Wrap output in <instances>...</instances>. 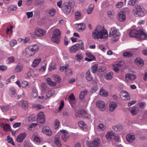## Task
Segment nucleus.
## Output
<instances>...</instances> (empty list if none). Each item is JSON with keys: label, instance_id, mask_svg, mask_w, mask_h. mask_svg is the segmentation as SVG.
Listing matches in <instances>:
<instances>
[{"label": "nucleus", "instance_id": "43", "mask_svg": "<svg viewBox=\"0 0 147 147\" xmlns=\"http://www.w3.org/2000/svg\"><path fill=\"white\" fill-rule=\"evenodd\" d=\"M75 19L77 20L80 19L81 17V13L80 11L76 12L75 13Z\"/></svg>", "mask_w": 147, "mask_h": 147}, {"label": "nucleus", "instance_id": "27", "mask_svg": "<svg viewBox=\"0 0 147 147\" xmlns=\"http://www.w3.org/2000/svg\"><path fill=\"white\" fill-rule=\"evenodd\" d=\"M25 53L28 57H30L34 55V53L31 51L28 47L26 48Z\"/></svg>", "mask_w": 147, "mask_h": 147}, {"label": "nucleus", "instance_id": "62", "mask_svg": "<svg viewBox=\"0 0 147 147\" xmlns=\"http://www.w3.org/2000/svg\"><path fill=\"white\" fill-rule=\"evenodd\" d=\"M26 15L28 18H30L33 17V13L32 11L28 12L26 13Z\"/></svg>", "mask_w": 147, "mask_h": 147}, {"label": "nucleus", "instance_id": "14", "mask_svg": "<svg viewBox=\"0 0 147 147\" xmlns=\"http://www.w3.org/2000/svg\"><path fill=\"white\" fill-rule=\"evenodd\" d=\"M26 135L27 134L25 132L20 134L17 137V141L19 142H22L26 137Z\"/></svg>", "mask_w": 147, "mask_h": 147}, {"label": "nucleus", "instance_id": "11", "mask_svg": "<svg viewBox=\"0 0 147 147\" xmlns=\"http://www.w3.org/2000/svg\"><path fill=\"white\" fill-rule=\"evenodd\" d=\"M120 96L121 98L123 100H129L130 99L129 94L126 91H121L120 93Z\"/></svg>", "mask_w": 147, "mask_h": 147}, {"label": "nucleus", "instance_id": "48", "mask_svg": "<svg viewBox=\"0 0 147 147\" xmlns=\"http://www.w3.org/2000/svg\"><path fill=\"white\" fill-rule=\"evenodd\" d=\"M7 142L8 143L11 144L13 146H15V144L13 141L12 138L10 137L9 136H7Z\"/></svg>", "mask_w": 147, "mask_h": 147}, {"label": "nucleus", "instance_id": "10", "mask_svg": "<svg viewBox=\"0 0 147 147\" xmlns=\"http://www.w3.org/2000/svg\"><path fill=\"white\" fill-rule=\"evenodd\" d=\"M45 116L42 112H40L37 115V121L41 123H43L45 121Z\"/></svg>", "mask_w": 147, "mask_h": 147}, {"label": "nucleus", "instance_id": "33", "mask_svg": "<svg viewBox=\"0 0 147 147\" xmlns=\"http://www.w3.org/2000/svg\"><path fill=\"white\" fill-rule=\"evenodd\" d=\"M42 132L48 136H50L52 134V131L51 129H42Z\"/></svg>", "mask_w": 147, "mask_h": 147}, {"label": "nucleus", "instance_id": "25", "mask_svg": "<svg viewBox=\"0 0 147 147\" xmlns=\"http://www.w3.org/2000/svg\"><path fill=\"white\" fill-rule=\"evenodd\" d=\"M117 32V29L115 27H112L110 30V33L109 36L110 37H112L113 35H115Z\"/></svg>", "mask_w": 147, "mask_h": 147}, {"label": "nucleus", "instance_id": "46", "mask_svg": "<svg viewBox=\"0 0 147 147\" xmlns=\"http://www.w3.org/2000/svg\"><path fill=\"white\" fill-rule=\"evenodd\" d=\"M0 108L3 112H6L10 109V107L8 105L3 106L1 107Z\"/></svg>", "mask_w": 147, "mask_h": 147}, {"label": "nucleus", "instance_id": "57", "mask_svg": "<svg viewBox=\"0 0 147 147\" xmlns=\"http://www.w3.org/2000/svg\"><path fill=\"white\" fill-rule=\"evenodd\" d=\"M68 99H69V101H74L75 100V97L73 93H71V94L68 96Z\"/></svg>", "mask_w": 147, "mask_h": 147}, {"label": "nucleus", "instance_id": "39", "mask_svg": "<svg viewBox=\"0 0 147 147\" xmlns=\"http://www.w3.org/2000/svg\"><path fill=\"white\" fill-rule=\"evenodd\" d=\"M65 74L67 76H70L73 74L72 69L71 68L67 69L65 71Z\"/></svg>", "mask_w": 147, "mask_h": 147}, {"label": "nucleus", "instance_id": "53", "mask_svg": "<svg viewBox=\"0 0 147 147\" xmlns=\"http://www.w3.org/2000/svg\"><path fill=\"white\" fill-rule=\"evenodd\" d=\"M98 87L97 85L93 86L91 89V92L93 93H95L98 90Z\"/></svg>", "mask_w": 147, "mask_h": 147}, {"label": "nucleus", "instance_id": "21", "mask_svg": "<svg viewBox=\"0 0 147 147\" xmlns=\"http://www.w3.org/2000/svg\"><path fill=\"white\" fill-rule=\"evenodd\" d=\"M60 131L63 134L61 136L62 140L65 142L68 137V131L65 130H61Z\"/></svg>", "mask_w": 147, "mask_h": 147}, {"label": "nucleus", "instance_id": "13", "mask_svg": "<svg viewBox=\"0 0 147 147\" xmlns=\"http://www.w3.org/2000/svg\"><path fill=\"white\" fill-rule=\"evenodd\" d=\"M54 142L58 147H61V146L62 144L61 142L60 136L59 134L55 135L54 140Z\"/></svg>", "mask_w": 147, "mask_h": 147}, {"label": "nucleus", "instance_id": "26", "mask_svg": "<svg viewBox=\"0 0 147 147\" xmlns=\"http://www.w3.org/2000/svg\"><path fill=\"white\" fill-rule=\"evenodd\" d=\"M32 92L31 93V96L35 98L38 96V91L36 87H33L32 88Z\"/></svg>", "mask_w": 147, "mask_h": 147}, {"label": "nucleus", "instance_id": "44", "mask_svg": "<svg viewBox=\"0 0 147 147\" xmlns=\"http://www.w3.org/2000/svg\"><path fill=\"white\" fill-rule=\"evenodd\" d=\"M41 90L42 92H45L47 88L46 84L45 83H42L40 86Z\"/></svg>", "mask_w": 147, "mask_h": 147}, {"label": "nucleus", "instance_id": "31", "mask_svg": "<svg viewBox=\"0 0 147 147\" xmlns=\"http://www.w3.org/2000/svg\"><path fill=\"white\" fill-rule=\"evenodd\" d=\"M23 65L21 63H18L15 67V70L17 72H18L21 71L23 69Z\"/></svg>", "mask_w": 147, "mask_h": 147}, {"label": "nucleus", "instance_id": "61", "mask_svg": "<svg viewBox=\"0 0 147 147\" xmlns=\"http://www.w3.org/2000/svg\"><path fill=\"white\" fill-rule=\"evenodd\" d=\"M139 0H131L129 1V5L134 6L136 4V2L138 1Z\"/></svg>", "mask_w": 147, "mask_h": 147}, {"label": "nucleus", "instance_id": "29", "mask_svg": "<svg viewBox=\"0 0 147 147\" xmlns=\"http://www.w3.org/2000/svg\"><path fill=\"white\" fill-rule=\"evenodd\" d=\"M41 61V58L38 59H35L34 60L32 64V67H35L37 66L40 62Z\"/></svg>", "mask_w": 147, "mask_h": 147}, {"label": "nucleus", "instance_id": "50", "mask_svg": "<svg viewBox=\"0 0 147 147\" xmlns=\"http://www.w3.org/2000/svg\"><path fill=\"white\" fill-rule=\"evenodd\" d=\"M56 65L54 63H52L49 65V70L50 71H51L56 69Z\"/></svg>", "mask_w": 147, "mask_h": 147}, {"label": "nucleus", "instance_id": "2", "mask_svg": "<svg viewBox=\"0 0 147 147\" xmlns=\"http://www.w3.org/2000/svg\"><path fill=\"white\" fill-rule=\"evenodd\" d=\"M129 35L131 37L136 38L139 40H144L147 38V34L144 32L142 28L139 30L135 29L131 30L129 32Z\"/></svg>", "mask_w": 147, "mask_h": 147}, {"label": "nucleus", "instance_id": "4", "mask_svg": "<svg viewBox=\"0 0 147 147\" xmlns=\"http://www.w3.org/2000/svg\"><path fill=\"white\" fill-rule=\"evenodd\" d=\"M61 32L60 30L56 29L54 30L53 34L51 40L52 41L57 44H59L60 41Z\"/></svg>", "mask_w": 147, "mask_h": 147}, {"label": "nucleus", "instance_id": "30", "mask_svg": "<svg viewBox=\"0 0 147 147\" xmlns=\"http://www.w3.org/2000/svg\"><path fill=\"white\" fill-rule=\"evenodd\" d=\"M47 82L48 84L52 87H54L56 84V82L52 81L49 78H47Z\"/></svg>", "mask_w": 147, "mask_h": 147}, {"label": "nucleus", "instance_id": "23", "mask_svg": "<svg viewBox=\"0 0 147 147\" xmlns=\"http://www.w3.org/2000/svg\"><path fill=\"white\" fill-rule=\"evenodd\" d=\"M77 114L83 117L87 118L88 116L86 115L87 112L84 110L82 109L79 110L77 112Z\"/></svg>", "mask_w": 147, "mask_h": 147}, {"label": "nucleus", "instance_id": "20", "mask_svg": "<svg viewBox=\"0 0 147 147\" xmlns=\"http://www.w3.org/2000/svg\"><path fill=\"white\" fill-rule=\"evenodd\" d=\"M134 63L135 64L140 67H141L144 65V61L140 57L136 58L135 60Z\"/></svg>", "mask_w": 147, "mask_h": 147}, {"label": "nucleus", "instance_id": "51", "mask_svg": "<svg viewBox=\"0 0 147 147\" xmlns=\"http://www.w3.org/2000/svg\"><path fill=\"white\" fill-rule=\"evenodd\" d=\"M53 79L56 82H59L61 79L60 77L58 75H54L53 76Z\"/></svg>", "mask_w": 147, "mask_h": 147}, {"label": "nucleus", "instance_id": "3", "mask_svg": "<svg viewBox=\"0 0 147 147\" xmlns=\"http://www.w3.org/2000/svg\"><path fill=\"white\" fill-rule=\"evenodd\" d=\"M75 3L73 0H69L68 2H65L63 4L62 9L64 13L69 14L72 8L75 6Z\"/></svg>", "mask_w": 147, "mask_h": 147}, {"label": "nucleus", "instance_id": "55", "mask_svg": "<svg viewBox=\"0 0 147 147\" xmlns=\"http://www.w3.org/2000/svg\"><path fill=\"white\" fill-rule=\"evenodd\" d=\"M138 106L140 108L143 109L146 105V103L145 102H142L138 103Z\"/></svg>", "mask_w": 147, "mask_h": 147}, {"label": "nucleus", "instance_id": "56", "mask_svg": "<svg viewBox=\"0 0 147 147\" xmlns=\"http://www.w3.org/2000/svg\"><path fill=\"white\" fill-rule=\"evenodd\" d=\"M7 60L8 61V63H13L15 61L14 57L13 56L9 57L7 59Z\"/></svg>", "mask_w": 147, "mask_h": 147}, {"label": "nucleus", "instance_id": "41", "mask_svg": "<svg viewBox=\"0 0 147 147\" xmlns=\"http://www.w3.org/2000/svg\"><path fill=\"white\" fill-rule=\"evenodd\" d=\"M113 76V73L112 72H111L108 73L106 75L105 78L108 80H110L112 79Z\"/></svg>", "mask_w": 147, "mask_h": 147}, {"label": "nucleus", "instance_id": "5", "mask_svg": "<svg viewBox=\"0 0 147 147\" xmlns=\"http://www.w3.org/2000/svg\"><path fill=\"white\" fill-rule=\"evenodd\" d=\"M147 13V10L140 5L136 6V10L134 11V15H137L140 17H143Z\"/></svg>", "mask_w": 147, "mask_h": 147}, {"label": "nucleus", "instance_id": "42", "mask_svg": "<svg viewBox=\"0 0 147 147\" xmlns=\"http://www.w3.org/2000/svg\"><path fill=\"white\" fill-rule=\"evenodd\" d=\"M56 11L55 9L53 8L50 10H48L47 12L49 13L51 17H52L55 14Z\"/></svg>", "mask_w": 147, "mask_h": 147}, {"label": "nucleus", "instance_id": "60", "mask_svg": "<svg viewBox=\"0 0 147 147\" xmlns=\"http://www.w3.org/2000/svg\"><path fill=\"white\" fill-rule=\"evenodd\" d=\"M60 122L59 120H56L54 123L55 129H58L59 126Z\"/></svg>", "mask_w": 147, "mask_h": 147}, {"label": "nucleus", "instance_id": "36", "mask_svg": "<svg viewBox=\"0 0 147 147\" xmlns=\"http://www.w3.org/2000/svg\"><path fill=\"white\" fill-rule=\"evenodd\" d=\"M45 3L44 0H36L35 5L36 6L42 5Z\"/></svg>", "mask_w": 147, "mask_h": 147}, {"label": "nucleus", "instance_id": "12", "mask_svg": "<svg viewBox=\"0 0 147 147\" xmlns=\"http://www.w3.org/2000/svg\"><path fill=\"white\" fill-rule=\"evenodd\" d=\"M80 49L79 43H77L72 47L69 49V51L71 53H74L76 52Z\"/></svg>", "mask_w": 147, "mask_h": 147}, {"label": "nucleus", "instance_id": "40", "mask_svg": "<svg viewBox=\"0 0 147 147\" xmlns=\"http://www.w3.org/2000/svg\"><path fill=\"white\" fill-rule=\"evenodd\" d=\"M133 55V54L131 52L126 51L123 53V57H125L129 58Z\"/></svg>", "mask_w": 147, "mask_h": 147}, {"label": "nucleus", "instance_id": "16", "mask_svg": "<svg viewBox=\"0 0 147 147\" xmlns=\"http://www.w3.org/2000/svg\"><path fill=\"white\" fill-rule=\"evenodd\" d=\"M18 105L19 106H21L22 108L24 110H27L28 108V103L25 100L20 101L18 102Z\"/></svg>", "mask_w": 147, "mask_h": 147}, {"label": "nucleus", "instance_id": "9", "mask_svg": "<svg viewBox=\"0 0 147 147\" xmlns=\"http://www.w3.org/2000/svg\"><path fill=\"white\" fill-rule=\"evenodd\" d=\"M96 107L101 111H104L105 109V103L102 100H99L96 102Z\"/></svg>", "mask_w": 147, "mask_h": 147}, {"label": "nucleus", "instance_id": "32", "mask_svg": "<svg viewBox=\"0 0 147 147\" xmlns=\"http://www.w3.org/2000/svg\"><path fill=\"white\" fill-rule=\"evenodd\" d=\"M139 111V109L138 107H133L131 111V113L133 115L137 114Z\"/></svg>", "mask_w": 147, "mask_h": 147}, {"label": "nucleus", "instance_id": "59", "mask_svg": "<svg viewBox=\"0 0 147 147\" xmlns=\"http://www.w3.org/2000/svg\"><path fill=\"white\" fill-rule=\"evenodd\" d=\"M112 38V40L113 41H117L119 38V35L118 34L115 35Z\"/></svg>", "mask_w": 147, "mask_h": 147}, {"label": "nucleus", "instance_id": "8", "mask_svg": "<svg viewBox=\"0 0 147 147\" xmlns=\"http://www.w3.org/2000/svg\"><path fill=\"white\" fill-rule=\"evenodd\" d=\"M46 34L45 30L39 28H37L35 31V34L37 36L42 37Z\"/></svg>", "mask_w": 147, "mask_h": 147}, {"label": "nucleus", "instance_id": "38", "mask_svg": "<svg viewBox=\"0 0 147 147\" xmlns=\"http://www.w3.org/2000/svg\"><path fill=\"white\" fill-rule=\"evenodd\" d=\"M78 125L80 127L81 129H85L86 128V124L83 121H80L78 123Z\"/></svg>", "mask_w": 147, "mask_h": 147}, {"label": "nucleus", "instance_id": "34", "mask_svg": "<svg viewBox=\"0 0 147 147\" xmlns=\"http://www.w3.org/2000/svg\"><path fill=\"white\" fill-rule=\"evenodd\" d=\"M94 7V5L93 4H90L88 8L87 12L88 14H91L92 11Z\"/></svg>", "mask_w": 147, "mask_h": 147}, {"label": "nucleus", "instance_id": "18", "mask_svg": "<svg viewBox=\"0 0 147 147\" xmlns=\"http://www.w3.org/2000/svg\"><path fill=\"white\" fill-rule=\"evenodd\" d=\"M119 20L121 22L124 21L126 19V16L124 11H122L118 14Z\"/></svg>", "mask_w": 147, "mask_h": 147}, {"label": "nucleus", "instance_id": "1", "mask_svg": "<svg viewBox=\"0 0 147 147\" xmlns=\"http://www.w3.org/2000/svg\"><path fill=\"white\" fill-rule=\"evenodd\" d=\"M92 37L94 39L100 38L105 40L108 37V32L106 30L102 29V26H98L92 33Z\"/></svg>", "mask_w": 147, "mask_h": 147}, {"label": "nucleus", "instance_id": "58", "mask_svg": "<svg viewBox=\"0 0 147 147\" xmlns=\"http://www.w3.org/2000/svg\"><path fill=\"white\" fill-rule=\"evenodd\" d=\"M69 67V65L67 64L66 65L63 66L61 67L60 68V70L61 71H63L64 70L66 71V69H67Z\"/></svg>", "mask_w": 147, "mask_h": 147}, {"label": "nucleus", "instance_id": "22", "mask_svg": "<svg viewBox=\"0 0 147 147\" xmlns=\"http://www.w3.org/2000/svg\"><path fill=\"white\" fill-rule=\"evenodd\" d=\"M28 48L29 49L31 52L34 53V55L36 52L38 50V46L36 44L33 45H31L28 46Z\"/></svg>", "mask_w": 147, "mask_h": 147}, {"label": "nucleus", "instance_id": "63", "mask_svg": "<svg viewBox=\"0 0 147 147\" xmlns=\"http://www.w3.org/2000/svg\"><path fill=\"white\" fill-rule=\"evenodd\" d=\"M62 1V0H60L59 1L57 2V6L60 8L62 9L63 7V4Z\"/></svg>", "mask_w": 147, "mask_h": 147}, {"label": "nucleus", "instance_id": "19", "mask_svg": "<svg viewBox=\"0 0 147 147\" xmlns=\"http://www.w3.org/2000/svg\"><path fill=\"white\" fill-rule=\"evenodd\" d=\"M117 104L114 102H111L109 104V111L111 112H113L117 107Z\"/></svg>", "mask_w": 147, "mask_h": 147}, {"label": "nucleus", "instance_id": "6", "mask_svg": "<svg viewBox=\"0 0 147 147\" xmlns=\"http://www.w3.org/2000/svg\"><path fill=\"white\" fill-rule=\"evenodd\" d=\"M100 142V139L96 138L91 142H88L87 145L88 147H99Z\"/></svg>", "mask_w": 147, "mask_h": 147}, {"label": "nucleus", "instance_id": "37", "mask_svg": "<svg viewBox=\"0 0 147 147\" xmlns=\"http://www.w3.org/2000/svg\"><path fill=\"white\" fill-rule=\"evenodd\" d=\"M87 92L88 91L86 90H84L83 91L81 92L79 95L80 99L82 100L83 99L84 97V96L87 94Z\"/></svg>", "mask_w": 147, "mask_h": 147}, {"label": "nucleus", "instance_id": "45", "mask_svg": "<svg viewBox=\"0 0 147 147\" xmlns=\"http://www.w3.org/2000/svg\"><path fill=\"white\" fill-rule=\"evenodd\" d=\"M98 65L97 64H95L91 67V70L93 73H95L97 70Z\"/></svg>", "mask_w": 147, "mask_h": 147}, {"label": "nucleus", "instance_id": "7", "mask_svg": "<svg viewBox=\"0 0 147 147\" xmlns=\"http://www.w3.org/2000/svg\"><path fill=\"white\" fill-rule=\"evenodd\" d=\"M136 76L132 74H127L125 76V79L127 83H130L134 80L136 78Z\"/></svg>", "mask_w": 147, "mask_h": 147}, {"label": "nucleus", "instance_id": "47", "mask_svg": "<svg viewBox=\"0 0 147 147\" xmlns=\"http://www.w3.org/2000/svg\"><path fill=\"white\" fill-rule=\"evenodd\" d=\"M100 94L101 95L105 97L108 95L107 92L102 89H101L100 91Z\"/></svg>", "mask_w": 147, "mask_h": 147}, {"label": "nucleus", "instance_id": "35", "mask_svg": "<svg viewBox=\"0 0 147 147\" xmlns=\"http://www.w3.org/2000/svg\"><path fill=\"white\" fill-rule=\"evenodd\" d=\"M114 135V133L113 132L108 131L106 135V137L108 140H109Z\"/></svg>", "mask_w": 147, "mask_h": 147}, {"label": "nucleus", "instance_id": "24", "mask_svg": "<svg viewBox=\"0 0 147 147\" xmlns=\"http://www.w3.org/2000/svg\"><path fill=\"white\" fill-rule=\"evenodd\" d=\"M85 78L86 80L88 81H91L93 80L90 71L88 70L86 72Z\"/></svg>", "mask_w": 147, "mask_h": 147}, {"label": "nucleus", "instance_id": "54", "mask_svg": "<svg viewBox=\"0 0 147 147\" xmlns=\"http://www.w3.org/2000/svg\"><path fill=\"white\" fill-rule=\"evenodd\" d=\"M28 85V82L26 81H23L21 83V87L24 88H26Z\"/></svg>", "mask_w": 147, "mask_h": 147}, {"label": "nucleus", "instance_id": "28", "mask_svg": "<svg viewBox=\"0 0 147 147\" xmlns=\"http://www.w3.org/2000/svg\"><path fill=\"white\" fill-rule=\"evenodd\" d=\"M85 25L83 23H81L78 24L77 29L79 32H81L85 30Z\"/></svg>", "mask_w": 147, "mask_h": 147}, {"label": "nucleus", "instance_id": "49", "mask_svg": "<svg viewBox=\"0 0 147 147\" xmlns=\"http://www.w3.org/2000/svg\"><path fill=\"white\" fill-rule=\"evenodd\" d=\"M0 126L3 127V129H10V126L9 124L5 123L4 124L3 123H1L0 124Z\"/></svg>", "mask_w": 147, "mask_h": 147}, {"label": "nucleus", "instance_id": "52", "mask_svg": "<svg viewBox=\"0 0 147 147\" xmlns=\"http://www.w3.org/2000/svg\"><path fill=\"white\" fill-rule=\"evenodd\" d=\"M54 94V92L50 90H48L47 93L46 95L47 98H49L51 97Z\"/></svg>", "mask_w": 147, "mask_h": 147}, {"label": "nucleus", "instance_id": "64", "mask_svg": "<svg viewBox=\"0 0 147 147\" xmlns=\"http://www.w3.org/2000/svg\"><path fill=\"white\" fill-rule=\"evenodd\" d=\"M32 145L26 142H24V147H32Z\"/></svg>", "mask_w": 147, "mask_h": 147}, {"label": "nucleus", "instance_id": "15", "mask_svg": "<svg viewBox=\"0 0 147 147\" xmlns=\"http://www.w3.org/2000/svg\"><path fill=\"white\" fill-rule=\"evenodd\" d=\"M32 137L33 138L34 142L39 143L42 142L43 139L42 138H40L39 137L38 133L37 132H35L33 134Z\"/></svg>", "mask_w": 147, "mask_h": 147}, {"label": "nucleus", "instance_id": "17", "mask_svg": "<svg viewBox=\"0 0 147 147\" xmlns=\"http://www.w3.org/2000/svg\"><path fill=\"white\" fill-rule=\"evenodd\" d=\"M127 141L129 143H132L134 141L135 136L134 134L132 133L128 134L126 136Z\"/></svg>", "mask_w": 147, "mask_h": 147}]
</instances>
